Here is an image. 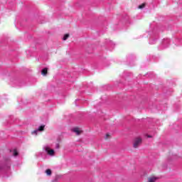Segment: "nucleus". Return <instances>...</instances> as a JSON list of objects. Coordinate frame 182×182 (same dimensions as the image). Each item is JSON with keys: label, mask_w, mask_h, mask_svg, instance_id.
<instances>
[{"label": "nucleus", "mask_w": 182, "mask_h": 182, "mask_svg": "<svg viewBox=\"0 0 182 182\" xmlns=\"http://www.w3.org/2000/svg\"><path fill=\"white\" fill-rule=\"evenodd\" d=\"M43 150L50 157H55L56 152L55 149H52V144H47L43 146Z\"/></svg>", "instance_id": "f257e3e1"}, {"label": "nucleus", "mask_w": 182, "mask_h": 182, "mask_svg": "<svg viewBox=\"0 0 182 182\" xmlns=\"http://www.w3.org/2000/svg\"><path fill=\"white\" fill-rule=\"evenodd\" d=\"M159 179L156 175H152L148 177L147 182H156Z\"/></svg>", "instance_id": "39448f33"}, {"label": "nucleus", "mask_w": 182, "mask_h": 182, "mask_svg": "<svg viewBox=\"0 0 182 182\" xmlns=\"http://www.w3.org/2000/svg\"><path fill=\"white\" fill-rule=\"evenodd\" d=\"M148 137H151V136H150V135H148Z\"/></svg>", "instance_id": "ddd939ff"}, {"label": "nucleus", "mask_w": 182, "mask_h": 182, "mask_svg": "<svg viewBox=\"0 0 182 182\" xmlns=\"http://www.w3.org/2000/svg\"><path fill=\"white\" fill-rule=\"evenodd\" d=\"M72 130L73 133H75V134H82V133L83 132V130H82V128L77 127L73 128Z\"/></svg>", "instance_id": "20e7f679"}, {"label": "nucleus", "mask_w": 182, "mask_h": 182, "mask_svg": "<svg viewBox=\"0 0 182 182\" xmlns=\"http://www.w3.org/2000/svg\"><path fill=\"white\" fill-rule=\"evenodd\" d=\"M141 141L142 139L141 137H136L134 138V141H133V147L134 149H137V147H139V146H140L141 144Z\"/></svg>", "instance_id": "7ed1b4c3"}, {"label": "nucleus", "mask_w": 182, "mask_h": 182, "mask_svg": "<svg viewBox=\"0 0 182 182\" xmlns=\"http://www.w3.org/2000/svg\"><path fill=\"white\" fill-rule=\"evenodd\" d=\"M46 173L47 176H50L52 174V171L50 169H47Z\"/></svg>", "instance_id": "9d476101"}, {"label": "nucleus", "mask_w": 182, "mask_h": 182, "mask_svg": "<svg viewBox=\"0 0 182 182\" xmlns=\"http://www.w3.org/2000/svg\"><path fill=\"white\" fill-rule=\"evenodd\" d=\"M42 132H45V125H41L37 129L31 131V135L36 137V136L41 134Z\"/></svg>", "instance_id": "f03ea898"}, {"label": "nucleus", "mask_w": 182, "mask_h": 182, "mask_svg": "<svg viewBox=\"0 0 182 182\" xmlns=\"http://www.w3.org/2000/svg\"><path fill=\"white\" fill-rule=\"evenodd\" d=\"M60 146L59 145V144H55V149H59Z\"/></svg>", "instance_id": "f8f14e48"}, {"label": "nucleus", "mask_w": 182, "mask_h": 182, "mask_svg": "<svg viewBox=\"0 0 182 182\" xmlns=\"http://www.w3.org/2000/svg\"><path fill=\"white\" fill-rule=\"evenodd\" d=\"M41 75L43 76H46V75H48V68H45L41 70Z\"/></svg>", "instance_id": "0eeeda50"}, {"label": "nucleus", "mask_w": 182, "mask_h": 182, "mask_svg": "<svg viewBox=\"0 0 182 182\" xmlns=\"http://www.w3.org/2000/svg\"><path fill=\"white\" fill-rule=\"evenodd\" d=\"M69 38V34H65L63 37V41H68Z\"/></svg>", "instance_id": "1a4fd4ad"}, {"label": "nucleus", "mask_w": 182, "mask_h": 182, "mask_svg": "<svg viewBox=\"0 0 182 182\" xmlns=\"http://www.w3.org/2000/svg\"><path fill=\"white\" fill-rule=\"evenodd\" d=\"M112 135L109 133H107L105 136V139L107 140Z\"/></svg>", "instance_id": "9b49d317"}, {"label": "nucleus", "mask_w": 182, "mask_h": 182, "mask_svg": "<svg viewBox=\"0 0 182 182\" xmlns=\"http://www.w3.org/2000/svg\"><path fill=\"white\" fill-rule=\"evenodd\" d=\"M146 8V3H142L138 6V9H144Z\"/></svg>", "instance_id": "6e6552de"}, {"label": "nucleus", "mask_w": 182, "mask_h": 182, "mask_svg": "<svg viewBox=\"0 0 182 182\" xmlns=\"http://www.w3.org/2000/svg\"><path fill=\"white\" fill-rule=\"evenodd\" d=\"M11 153L14 157H18V156H19V151H18L17 149H12Z\"/></svg>", "instance_id": "423d86ee"}]
</instances>
